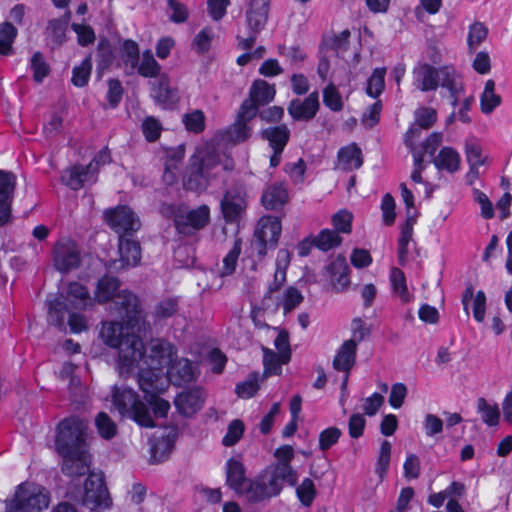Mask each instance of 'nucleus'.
Wrapping results in <instances>:
<instances>
[{
	"label": "nucleus",
	"mask_w": 512,
	"mask_h": 512,
	"mask_svg": "<svg viewBox=\"0 0 512 512\" xmlns=\"http://www.w3.org/2000/svg\"><path fill=\"white\" fill-rule=\"evenodd\" d=\"M390 457H391V444L389 441L384 440L381 443L380 447V453L378 456V460L376 463L375 472L379 475V477L382 479L387 472L390 464Z\"/></svg>",
	"instance_id": "nucleus-59"
},
{
	"label": "nucleus",
	"mask_w": 512,
	"mask_h": 512,
	"mask_svg": "<svg viewBox=\"0 0 512 512\" xmlns=\"http://www.w3.org/2000/svg\"><path fill=\"white\" fill-rule=\"evenodd\" d=\"M61 456L63 457L61 470L64 475L75 478L84 476L88 473L90 468V457L87 452Z\"/></svg>",
	"instance_id": "nucleus-26"
},
{
	"label": "nucleus",
	"mask_w": 512,
	"mask_h": 512,
	"mask_svg": "<svg viewBox=\"0 0 512 512\" xmlns=\"http://www.w3.org/2000/svg\"><path fill=\"white\" fill-rule=\"evenodd\" d=\"M330 281L337 291L344 290L350 284L349 266L344 257L338 256L327 268Z\"/></svg>",
	"instance_id": "nucleus-31"
},
{
	"label": "nucleus",
	"mask_w": 512,
	"mask_h": 512,
	"mask_svg": "<svg viewBox=\"0 0 512 512\" xmlns=\"http://www.w3.org/2000/svg\"><path fill=\"white\" fill-rule=\"evenodd\" d=\"M356 352V340L344 341L333 359L334 369L349 373L355 364Z\"/></svg>",
	"instance_id": "nucleus-30"
},
{
	"label": "nucleus",
	"mask_w": 512,
	"mask_h": 512,
	"mask_svg": "<svg viewBox=\"0 0 512 512\" xmlns=\"http://www.w3.org/2000/svg\"><path fill=\"white\" fill-rule=\"evenodd\" d=\"M261 201L266 209L277 210L288 201V191L282 183H272L264 189Z\"/></svg>",
	"instance_id": "nucleus-29"
},
{
	"label": "nucleus",
	"mask_w": 512,
	"mask_h": 512,
	"mask_svg": "<svg viewBox=\"0 0 512 512\" xmlns=\"http://www.w3.org/2000/svg\"><path fill=\"white\" fill-rule=\"evenodd\" d=\"M268 498L277 496L282 490V484L285 482L291 486L297 482V473L286 464H277L271 470H266L259 476Z\"/></svg>",
	"instance_id": "nucleus-8"
},
{
	"label": "nucleus",
	"mask_w": 512,
	"mask_h": 512,
	"mask_svg": "<svg viewBox=\"0 0 512 512\" xmlns=\"http://www.w3.org/2000/svg\"><path fill=\"white\" fill-rule=\"evenodd\" d=\"M488 35V29L486 26L480 22L473 23L470 26L468 37H467V44H468V50L470 53H473L476 51V49L479 47V45L487 38Z\"/></svg>",
	"instance_id": "nucleus-49"
},
{
	"label": "nucleus",
	"mask_w": 512,
	"mask_h": 512,
	"mask_svg": "<svg viewBox=\"0 0 512 512\" xmlns=\"http://www.w3.org/2000/svg\"><path fill=\"white\" fill-rule=\"evenodd\" d=\"M282 231L281 221L277 217H262L258 222V228L255 231V238L270 243V247H275Z\"/></svg>",
	"instance_id": "nucleus-25"
},
{
	"label": "nucleus",
	"mask_w": 512,
	"mask_h": 512,
	"mask_svg": "<svg viewBox=\"0 0 512 512\" xmlns=\"http://www.w3.org/2000/svg\"><path fill=\"white\" fill-rule=\"evenodd\" d=\"M175 440L176 432L173 430L151 439L150 453L152 462L160 463L166 460L174 447Z\"/></svg>",
	"instance_id": "nucleus-27"
},
{
	"label": "nucleus",
	"mask_w": 512,
	"mask_h": 512,
	"mask_svg": "<svg viewBox=\"0 0 512 512\" xmlns=\"http://www.w3.org/2000/svg\"><path fill=\"white\" fill-rule=\"evenodd\" d=\"M259 378L258 374H251L247 380L238 383L235 388V392L239 397L250 398L256 394L259 389Z\"/></svg>",
	"instance_id": "nucleus-57"
},
{
	"label": "nucleus",
	"mask_w": 512,
	"mask_h": 512,
	"mask_svg": "<svg viewBox=\"0 0 512 512\" xmlns=\"http://www.w3.org/2000/svg\"><path fill=\"white\" fill-rule=\"evenodd\" d=\"M390 281L394 293H396L402 301H409V293L404 273L398 268H392L390 272Z\"/></svg>",
	"instance_id": "nucleus-51"
},
{
	"label": "nucleus",
	"mask_w": 512,
	"mask_h": 512,
	"mask_svg": "<svg viewBox=\"0 0 512 512\" xmlns=\"http://www.w3.org/2000/svg\"><path fill=\"white\" fill-rule=\"evenodd\" d=\"M138 383L140 389L145 393V399H147L165 389L166 379L161 369L147 366L138 373Z\"/></svg>",
	"instance_id": "nucleus-20"
},
{
	"label": "nucleus",
	"mask_w": 512,
	"mask_h": 512,
	"mask_svg": "<svg viewBox=\"0 0 512 512\" xmlns=\"http://www.w3.org/2000/svg\"><path fill=\"white\" fill-rule=\"evenodd\" d=\"M124 330L120 322H106L101 328L100 336L108 346L116 348L122 339L130 334L128 331L125 332Z\"/></svg>",
	"instance_id": "nucleus-39"
},
{
	"label": "nucleus",
	"mask_w": 512,
	"mask_h": 512,
	"mask_svg": "<svg viewBox=\"0 0 512 512\" xmlns=\"http://www.w3.org/2000/svg\"><path fill=\"white\" fill-rule=\"evenodd\" d=\"M105 219L108 225L119 234L135 232L139 230L141 223L134 212L127 206H119L105 212Z\"/></svg>",
	"instance_id": "nucleus-13"
},
{
	"label": "nucleus",
	"mask_w": 512,
	"mask_h": 512,
	"mask_svg": "<svg viewBox=\"0 0 512 512\" xmlns=\"http://www.w3.org/2000/svg\"><path fill=\"white\" fill-rule=\"evenodd\" d=\"M95 424L99 434L105 438L110 439L116 434V425L113 420L105 413L100 412L96 419Z\"/></svg>",
	"instance_id": "nucleus-52"
},
{
	"label": "nucleus",
	"mask_w": 512,
	"mask_h": 512,
	"mask_svg": "<svg viewBox=\"0 0 512 512\" xmlns=\"http://www.w3.org/2000/svg\"><path fill=\"white\" fill-rule=\"evenodd\" d=\"M352 219L353 215L348 210L342 209L338 211L336 214L332 217V223L334 228L336 229L335 232L339 233H350L351 232V225H352Z\"/></svg>",
	"instance_id": "nucleus-60"
},
{
	"label": "nucleus",
	"mask_w": 512,
	"mask_h": 512,
	"mask_svg": "<svg viewBox=\"0 0 512 512\" xmlns=\"http://www.w3.org/2000/svg\"><path fill=\"white\" fill-rule=\"evenodd\" d=\"M118 369L121 375L129 373L144 358V344L136 334H128L117 345Z\"/></svg>",
	"instance_id": "nucleus-6"
},
{
	"label": "nucleus",
	"mask_w": 512,
	"mask_h": 512,
	"mask_svg": "<svg viewBox=\"0 0 512 512\" xmlns=\"http://www.w3.org/2000/svg\"><path fill=\"white\" fill-rule=\"evenodd\" d=\"M263 365L264 375H278L281 373V365L284 364L280 357V353H276L273 350L263 347Z\"/></svg>",
	"instance_id": "nucleus-47"
},
{
	"label": "nucleus",
	"mask_w": 512,
	"mask_h": 512,
	"mask_svg": "<svg viewBox=\"0 0 512 512\" xmlns=\"http://www.w3.org/2000/svg\"><path fill=\"white\" fill-rule=\"evenodd\" d=\"M244 423L241 420L235 419L230 422L227 433L222 439V444L226 447L235 445L243 436Z\"/></svg>",
	"instance_id": "nucleus-56"
},
{
	"label": "nucleus",
	"mask_w": 512,
	"mask_h": 512,
	"mask_svg": "<svg viewBox=\"0 0 512 512\" xmlns=\"http://www.w3.org/2000/svg\"><path fill=\"white\" fill-rule=\"evenodd\" d=\"M53 262L55 268L61 273H67L80 266L81 250L71 239H60L53 249Z\"/></svg>",
	"instance_id": "nucleus-9"
},
{
	"label": "nucleus",
	"mask_w": 512,
	"mask_h": 512,
	"mask_svg": "<svg viewBox=\"0 0 512 512\" xmlns=\"http://www.w3.org/2000/svg\"><path fill=\"white\" fill-rule=\"evenodd\" d=\"M204 402V394L200 388H193L178 394L174 400V404L184 416H192L201 409Z\"/></svg>",
	"instance_id": "nucleus-21"
},
{
	"label": "nucleus",
	"mask_w": 512,
	"mask_h": 512,
	"mask_svg": "<svg viewBox=\"0 0 512 512\" xmlns=\"http://www.w3.org/2000/svg\"><path fill=\"white\" fill-rule=\"evenodd\" d=\"M276 94L275 87L269 85L264 80H256L252 84L249 92V98L241 104L242 115L248 118H255L259 107L271 102Z\"/></svg>",
	"instance_id": "nucleus-10"
},
{
	"label": "nucleus",
	"mask_w": 512,
	"mask_h": 512,
	"mask_svg": "<svg viewBox=\"0 0 512 512\" xmlns=\"http://www.w3.org/2000/svg\"><path fill=\"white\" fill-rule=\"evenodd\" d=\"M252 119L242 115V108L240 107L236 121L226 132L227 138L234 143L247 140L251 135V128L248 126V122Z\"/></svg>",
	"instance_id": "nucleus-37"
},
{
	"label": "nucleus",
	"mask_w": 512,
	"mask_h": 512,
	"mask_svg": "<svg viewBox=\"0 0 512 512\" xmlns=\"http://www.w3.org/2000/svg\"><path fill=\"white\" fill-rule=\"evenodd\" d=\"M17 29L10 22L0 24V54L12 53V44L17 36Z\"/></svg>",
	"instance_id": "nucleus-43"
},
{
	"label": "nucleus",
	"mask_w": 512,
	"mask_h": 512,
	"mask_svg": "<svg viewBox=\"0 0 512 512\" xmlns=\"http://www.w3.org/2000/svg\"><path fill=\"white\" fill-rule=\"evenodd\" d=\"M173 347L166 341L154 340L150 344V354L144 361L148 367L162 369L172 362Z\"/></svg>",
	"instance_id": "nucleus-23"
},
{
	"label": "nucleus",
	"mask_w": 512,
	"mask_h": 512,
	"mask_svg": "<svg viewBox=\"0 0 512 512\" xmlns=\"http://www.w3.org/2000/svg\"><path fill=\"white\" fill-rule=\"evenodd\" d=\"M417 220L416 211L406 212V222L402 226L401 235L398 240V259L400 265H404L407 261L408 244L412 240L413 226Z\"/></svg>",
	"instance_id": "nucleus-32"
},
{
	"label": "nucleus",
	"mask_w": 512,
	"mask_h": 512,
	"mask_svg": "<svg viewBox=\"0 0 512 512\" xmlns=\"http://www.w3.org/2000/svg\"><path fill=\"white\" fill-rule=\"evenodd\" d=\"M271 0H249L245 20L247 29L253 33H260L269 17Z\"/></svg>",
	"instance_id": "nucleus-15"
},
{
	"label": "nucleus",
	"mask_w": 512,
	"mask_h": 512,
	"mask_svg": "<svg viewBox=\"0 0 512 512\" xmlns=\"http://www.w3.org/2000/svg\"><path fill=\"white\" fill-rule=\"evenodd\" d=\"M88 422L71 416L63 419L57 426L55 447L60 455L81 454L87 452Z\"/></svg>",
	"instance_id": "nucleus-3"
},
{
	"label": "nucleus",
	"mask_w": 512,
	"mask_h": 512,
	"mask_svg": "<svg viewBox=\"0 0 512 512\" xmlns=\"http://www.w3.org/2000/svg\"><path fill=\"white\" fill-rule=\"evenodd\" d=\"M477 410L482 414V420L488 426H496L499 423L500 411L496 404H489L486 399L477 400Z\"/></svg>",
	"instance_id": "nucleus-45"
},
{
	"label": "nucleus",
	"mask_w": 512,
	"mask_h": 512,
	"mask_svg": "<svg viewBox=\"0 0 512 512\" xmlns=\"http://www.w3.org/2000/svg\"><path fill=\"white\" fill-rule=\"evenodd\" d=\"M386 68H376L367 81L366 93L377 98L385 88Z\"/></svg>",
	"instance_id": "nucleus-46"
},
{
	"label": "nucleus",
	"mask_w": 512,
	"mask_h": 512,
	"mask_svg": "<svg viewBox=\"0 0 512 512\" xmlns=\"http://www.w3.org/2000/svg\"><path fill=\"white\" fill-rule=\"evenodd\" d=\"M261 134L269 142L271 148L278 151H283L290 137V131L286 125L269 127L264 129Z\"/></svg>",
	"instance_id": "nucleus-38"
},
{
	"label": "nucleus",
	"mask_w": 512,
	"mask_h": 512,
	"mask_svg": "<svg viewBox=\"0 0 512 512\" xmlns=\"http://www.w3.org/2000/svg\"><path fill=\"white\" fill-rule=\"evenodd\" d=\"M66 300L75 309H85L92 303L88 290L80 283L73 282L69 284Z\"/></svg>",
	"instance_id": "nucleus-40"
},
{
	"label": "nucleus",
	"mask_w": 512,
	"mask_h": 512,
	"mask_svg": "<svg viewBox=\"0 0 512 512\" xmlns=\"http://www.w3.org/2000/svg\"><path fill=\"white\" fill-rule=\"evenodd\" d=\"M342 238L337 232L323 229L313 240L314 245L322 251H328L341 244Z\"/></svg>",
	"instance_id": "nucleus-44"
},
{
	"label": "nucleus",
	"mask_w": 512,
	"mask_h": 512,
	"mask_svg": "<svg viewBox=\"0 0 512 512\" xmlns=\"http://www.w3.org/2000/svg\"><path fill=\"white\" fill-rule=\"evenodd\" d=\"M159 70L160 66L151 52H144L142 55L141 63L138 66V73L143 77H155Z\"/></svg>",
	"instance_id": "nucleus-54"
},
{
	"label": "nucleus",
	"mask_w": 512,
	"mask_h": 512,
	"mask_svg": "<svg viewBox=\"0 0 512 512\" xmlns=\"http://www.w3.org/2000/svg\"><path fill=\"white\" fill-rule=\"evenodd\" d=\"M83 504L89 509L107 508L111 504L108 490L101 474L90 473L84 486Z\"/></svg>",
	"instance_id": "nucleus-11"
},
{
	"label": "nucleus",
	"mask_w": 512,
	"mask_h": 512,
	"mask_svg": "<svg viewBox=\"0 0 512 512\" xmlns=\"http://www.w3.org/2000/svg\"><path fill=\"white\" fill-rule=\"evenodd\" d=\"M62 182L73 190L81 189L85 183L96 181V168L93 163L87 166L75 165L62 174Z\"/></svg>",
	"instance_id": "nucleus-19"
},
{
	"label": "nucleus",
	"mask_w": 512,
	"mask_h": 512,
	"mask_svg": "<svg viewBox=\"0 0 512 512\" xmlns=\"http://www.w3.org/2000/svg\"><path fill=\"white\" fill-rule=\"evenodd\" d=\"M296 492L301 503L305 506H310L316 494L313 481L309 478H305Z\"/></svg>",
	"instance_id": "nucleus-64"
},
{
	"label": "nucleus",
	"mask_w": 512,
	"mask_h": 512,
	"mask_svg": "<svg viewBox=\"0 0 512 512\" xmlns=\"http://www.w3.org/2000/svg\"><path fill=\"white\" fill-rule=\"evenodd\" d=\"M234 166L233 159L221 156L214 149H198L190 158L184 184L188 190L203 192L221 171H232Z\"/></svg>",
	"instance_id": "nucleus-1"
},
{
	"label": "nucleus",
	"mask_w": 512,
	"mask_h": 512,
	"mask_svg": "<svg viewBox=\"0 0 512 512\" xmlns=\"http://www.w3.org/2000/svg\"><path fill=\"white\" fill-rule=\"evenodd\" d=\"M46 490L34 483L20 484L14 496L5 501L6 512H41L49 505Z\"/></svg>",
	"instance_id": "nucleus-5"
},
{
	"label": "nucleus",
	"mask_w": 512,
	"mask_h": 512,
	"mask_svg": "<svg viewBox=\"0 0 512 512\" xmlns=\"http://www.w3.org/2000/svg\"><path fill=\"white\" fill-rule=\"evenodd\" d=\"M439 85L449 91L452 98V105L456 106L459 95L464 91V85L461 76L453 67L444 66L439 69L438 86Z\"/></svg>",
	"instance_id": "nucleus-24"
},
{
	"label": "nucleus",
	"mask_w": 512,
	"mask_h": 512,
	"mask_svg": "<svg viewBox=\"0 0 512 512\" xmlns=\"http://www.w3.org/2000/svg\"><path fill=\"white\" fill-rule=\"evenodd\" d=\"M92 70V60L87 56L80 65L75 66L72 71V83L77 87H84L90 78Z\"/></svg>",
	"instance_id": "nucleus-48"
},
{
	"label": "nucleus",
	"mask_w": 512,
	"mask_h": 512,
	"mask_svg": "<svg viewBox=\"0 0 512 512\" xmlns=\"http://www.w3.org/2000/svg\"><path fill=\"white\" fill-rule=\"evenodd\" d=\"M214 31L211 27L203 28L194 38L193 44L199 53H205L210 49L214 39Z\"/></svg>",
	"instance_id": "nucleus-63"
},
{
	"label": "nucleus",
	"mask_w": 512,
	"mask_h": 512,
	"mask_svg": "<svg viewBox=\"0 0 512 512\" xmlns=\"http://www.w3.org/2000/svg\"><path fill=\"white\" fill-rule=\"evenodd\" d=\"M241 244L240 239L235 240L233 247L224 257L223 266L220 270V275L222 277L231 275L235 271L239 255L241 253Z\"/></svg>",
	"instance_id": "nucleus-50"
},
{
	"label": "nucleus",
	"mask_w": 512,
	"mask_h": 512,
	"mask_svg": "<svg viewBox=\"0 0 512 512\" xmlns=\"http://www.w3.org/2000/svg\"><path fill=\"white\" fill-rule=\"evenodd\" d=\"M501 104V96L495 93V82L489 79L485 83L484 90L480 96L481 111L490 114Z\"/></svg>",
	"instance_id": "nucleus-41"
},
{
	"label": "nucleus",
	"mask_w": 512,
	"mask_h": 512,
	"mask_svg": "<svg viewBox=\"0 0 512 512\" xmlns=\"http://www.w3.org/2000/svg\"><path fill=\"white\" fill-rule=\"evenodd\" d=\"M67 24V20L64 19H53L49 21L47 32L56 45H61L64 42Z\"/></svg>",
	"instance_id": "nucleus-55"
},
{
	"label": "nucleus",
	"mask_w": 512,
	"mask_h": 512,
	"mask_svg": "<svg viewBox=\"0 0 512 512\" xmlns=\"http://www.w3.org/2000/svg\"><path fill=\"white\" fill-rule=\"evenodd\" d=\"M338 160L340 168L345 171L358 169L363 164L361 149L355 143L343 147L338 152Z\"/></svg>",
	"instance_id": "nucleus-35"
},
{
	"label": "nucleus",
	"mask_w": 512,
	"mask_h": 512,
	"mask_svg": "<svg viewBox=\"0 0 512 512\" xmlns=\"http://www.w3.org/2000/svg\"><path fill=\"white\" fill-rule=\"evenodd\" d=\"M177 307L178 303L176 299H164L155 306L154 316L159 320L169 318L176 313Z\"/></svg>",
	"instance_id": "nucleus-62"
},
{
	"label": "nucleus",
	"mask_w": 512,
	"mask_h": 512,
	"mask_svg": "<svg viewBox=\"0 0 512 512\" xmlns=\"http://www.w3.org/2000/svg\"><path fill=\"white\" fill-rule=\"evenodd\" d=\"M302 293L295 287H289L283 297L284 314L290 313L303 302Z\"/></svg>",
	"instance_id": "nucleus-61"
},
{
	"label": "nucleus",
	"mask_w": 512,
	"mask_h": 512,
	"mask_svg": "<svg viewBox=\"0 0 512 512\" xmlns=\"http://www.w3.org/2000/svg\"><path fill=\"white\" fill-rule=\"evenodd\" d=\"M245 467L242 462L231 458L226 463V483L237 494L248 481L245 476Z\"/></svg>",
	"instance_id": "nucleus-34"
},
{
	"label": "nucleus",
	"mask_w": 512,
	"mask_h": 512,
	"mask_svg": "<svg viewBox=\"0 0 512 512\" xmlns=\"http://www.w3.org/2000/svg\"><path fill=\"white\" fill-rule=\"evenodd\" d=\"M210 219V210L207 205H201L186 213L175 215L174 224L177 231L184 235H191L204 228Z\"/></svg>",
	"instance_id": "nucleus-12"
},
{
	"label": "nucleus",
	"mask_w": 512,
	"mask_h": 512,
	"mask_svg": "<svg viewBox=\"0 0 512 512\" xmlns=\"http://www.w3.org/2000/svg\"><path fill=\"white\" fill-rule=\"evenodd\" d=\"M16 183L17 178L14 173L0 169V227L11 222Z\"/></svg>",
	"instance_id": "nucleus-14"
},
{
	"label": "nucleus",
	"mask_w": 512,
	"mask_h": 512,
	"mask_svg": "<svg viewBox=\"0 0 512 512\" xmlns=\"http://www.w3.org/2000/svg\"><path fill=\"white\" fill-rule=\"evenodd\" d=\"M414 86L423 92L435 91L438 87L439 70L427 63H420L413 69Z\"/></svg>",
	"instance_id": "nucleus-22"
},
{
	"label": "nucleus",
	"mask_w": 512,
	"mask_h": 512,
	"mask_svg": "<svg viewBox=\"0 0 512 512\" xmlns=\"http://www.w3.org/2000/svg\"><path fill=\"white\" fill-rule=\"evenodd\" d=\"M461 157L452 147H443L437 156L433 158V164L439 171L455 173L459 170Z\"/></svg>",
	"instance_id": "nucleus-33"
},
{
	"label": "nucleus",
	"mask_w": 512,
	"mask_h": 512,
	"mask_svg": "<svg viewBox=\"0 0 512 512\" xmlns=\"http://www.w3.org/2000/svg\"><path fill=\"white\" fill-rule=\"evenodd\" d=\"M153 97L165 107L173 105L178 101V93L170 86L167 75L163 74L158 78L153 88Z\"/></svg>",
	"instance_id": "nucleus-36"
},
{
	"label": "nucleus",
	"mask_w": 512,
	"mask_h": 512,
	"mask_svg": "<svg viewBox=\"0 0 512 512\" xmlns=\"http://www.w3.org/2000/svg\"><path fill=\"white\" fill-rule=\"evenodd\" d=\"M111 396L113 406L122 416L133 419L140 426L154 427L147 406L139 400L133 389L126 386H113Z\"/></svg>",
	"instance_id": "nucleus-4"
},
{
	"label": "nucleus",
	"mask_w": 512,
	"mask_h": 512,
	"mask_svg": "<svg viewBox=\"0 0 512 512\" xmlns=\"http://www.w3.org/2000/svg\"><path fill=\"white\" fill-rule=\"evenodd\" d=\"M319 109L318 92H312L305 99H294L288 105V113L295 121H310Z\"/></svg>",
	"instance_id": "nucleus-18"
},
{
	"label": "nucleus",
	"mask_w": 512,
	"mask_h": 512,
	"mask_svg": "<svg viewBox=\"0 0 512 512\" xmlns=\"http://www.w3.org/2000/svg\"><path fill=\"white\" fill-rule=\"evenodd\" d=\"M95 300L100 304L112 301V309L131 328L138 326L143 319L137 296L127 290H120V282L113 276L105 275L99 279Z\"/></svg>",
	"instance_id": "nucleus-2"
},
{
	"label": "nucleus",
	"mask_w": 512,
	"mask_h": 512,
	"mask_svg": "<svg viewBox=\"0 0 512 512\" xmlns=\"http://www.w3.org/2000/svg\"><path fill=\"white\" fill-rule=\"evenodd\" d=\"M119 254L120 258L110 264V269L122 270L136 266L141 259L140 245L136 241L124 239L123 236H119Z\"/></svg>",
	"instance_id": "nucleus-17"
},
{
	"label": "nucleus",
	"mask_w": 512,
	"mask_h": 512,
	"mask_svg": "<svg viewBox=\"0 0 512 512\" xmlns=\"http://www.w3.org/2000/svg\"><path fill=\"white\" fill-rule=\"evenodd\" d=\"M167 366V376L174 385H181L195 378L194 367L188 359L172 360Z\"/></svg>",
	"instance_id": "nucleus-28"
},
{
	"label": "nucleus",
	"mask_w": 512,
	"mask_h": 512,
	"mask_svg": "<svg viewBox=\"0 0 512 512\" xmlns=\"http://www.w3.org/2000/svg\"><path fill=\"white\" fill-rule=\"evenodd\" d=\"M238 494L244 496L247 501L252 503H257L268 499L265 488L263 487L259 477L254 480L247 481L241 492Z\"/></svg>",
	"instance_id": "nucleus-42"
},
{
	"label": "nucleus",
	"mask_w": 512,
	"mask_h": 512,
	"mask_svg": "<svg viewBox=\"0 0 512 512\" xmlns=\"http://www.w3.org/2000/svg\"><path fill=\"white\" fill-rule=\"evenodd\" d=\"M67 313L69 314L68 324L72 333H80L87 328L85 317L69 311L68 305L60 298L48 301V322L60 330L66 328L65 315Z\"/></svg>",
	"instance_id": "nucleus-7"
},
{
	"label": "nucleus",
	"mask_w": 512,
	"mask_h": 512,
	"mask_svg": "<svg viewBox=\"0 0 512 512\" xmlns=\"http://www.w3.org/2000/svg\"><path fill=\"white\" fill-rule=\"evenodd\" d=\"M221 210L226 221H235L246 208L245 192L240 187H232L221 200Z\"/></svg>",
	"instance_id": "nucleus-16"
},
{
	"label": "nucleus",
	"mask_w": 512,
	"mask_h": 512,
	"mask_svg": "<svg viewBox=\"0 0 512 512\" xmlns=\"http://www.w3.org/2000/svg\"><path fill=\"white\" fill-rule=\"evenodd\" d=\"M183 123L188 131L200 133L205 128V115L201 110H194L183 116Z\"/></svg>",
	"instance_id": "nucleus-53"
},
{
	"label": "nucleus",
	"mask_w": 512,
	"mask_h": 512,
	"mask_svg": "<svg viewBox=\"0 0 512 512\" xmlns=\"http://www.w3.org/2000/svg\"><path fill=\"white\" fill-rule=\"evenodd\" d=\"M122 60L126 65H130L134 70L139 63V48L136 42L126 40L122 48Z\"/></svg>",
	"instance_id": "nucleus-58"
}]
</instances>
